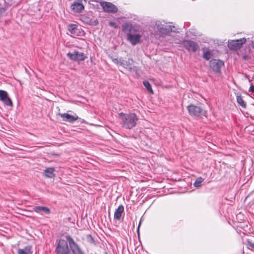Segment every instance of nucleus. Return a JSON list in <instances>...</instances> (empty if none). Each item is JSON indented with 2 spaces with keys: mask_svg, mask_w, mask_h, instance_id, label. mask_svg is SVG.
<instances>
[{
  "mask_svg": "<svg viewBox=\"0 0 254 254\" xmlns=\"http://www.w3.org/2000/svg\"><path fill=\"white\" fill-rule=\"evenodd\" d=\"M122 127L126 129H130L137 124L138 118L135 113L126 114L123 112L118 114Z\"/></svg>",
  "mask_w": 254,
  "mask_h": 254,
  "instance_id": "obj_1",
  "label": "nucleus"
},
{
  "mask_svg": "<svg viewBox=\"0 0 254 254\" xmlns=\"http://www.w3.org/2000/svg\"><path fill=\"white\" fill-rule=\"evenodd\" d=\"M123 31L127 35V40L133 45L140 42L141 35L136 34L137 29L132 24L125 23L122 25Z\"/></svg>",
  "mask_w": 254,
  "mask_h": 254,
  "instance_id": "obj_2",
  "label": "nucleus"
},
{
  "mask_svg": "<svg viewBox=\"0 0 254 254\" xmlns=\"http://www.w3.org/2000/svg\"><path fill=\"white\" fill-rule=\"evenodd\" d=\"M187 110L189 114L193 117H200L202 115L205 116L206 112L199 105L190 104L187 106Z\"/></svg>",
  "mask_w": 254,
  "mask_h": 254,
  "instance_id": "obj_3",
  "label": "nucleus"
},
{
  "mask_svg": "<svg viewBox=\"0 0 254 254\" xmlns=\"http://www.w3.org/2000/svg\"><path fill=\"white\" fill-rule=\"evenodd\" d=\"M56 252L57 254H69L70 250L67 241L64 239H60L56 246Z\"/></svg>",
  "mask_w": 254,
  "mask_h": 254,
  "instance_id": "obj_4",
  "label": "nucleus"
},
{
  "mask_svg": "<svg viewBox=\"0 0 254 254\" xmlns=\"http://www.w3.org/2000/svg\"><path fill=\"white\" fill-rule=\"evenodd\" d=\"M246 41L247 40L245 38L236 40H230L228 41V47L230 50L236 51L240 49Z\"/></svg>",
  "mask_w": 254,
  "mask_h": 254,
  "instance_id": "obj_5",
  "label": "nucleus"
},
{
  "mask_svg": "<svg viewBox=\"0 0 254 254\" xmlns=\"http://www.w3.org/2000/svg\"><path fill=\"white\" fill-rule=\"evenodd\" d=\"M67 56L70 60L76 62L83 61L87 58V56L84 53L77 51L69 52Z\"/></svg>",
  "mask_w": 254,
  "mask_h": 254,
  "instance_id": "obj_6",
  "label": "nucleus"
},
{
  "mask_svg": "<svg viewBox=\"0 0 254 254\" xmlns=\"http://www.w3.org/2000/svg\"><path fill=\"white\" fill-rule=\"evenodd\" d=\"M66 239L68 242L70 248L73 254H84L79 246L75 242L70 236H66Z\"/></svg>",
  "mask_w": 254,
  "mask_h": 254,
  "instance_id": "obj_7",
  "label": "nucleus"
},
{
  "mask_svg": "<svg viewBox=\"0 0 254 254\" xmlns=\"http://www.w3.org/2000/svg\"><path fill=\"white\" fill-rule=\"evenodd\" d=\"M209 65L212 70L217 73L220 72L221 67L224 66V63L217 59H212L209 62Z\"/></svg>",
  "mask_w": 254,
  "mask_h": 254,
  "instance_id": "obj_8",
  "label": "nucleus"
},
{
  "mask_svg": "<svg viewBox=\"0 0 254 254\" xmlns=\"http://www.w3.org/2000/svg\"><path fill=\"white\" fill-rule=\"evenodd\" d=\"M104 10L107 12L116 13L118 11V8L114 4L107 1L101 2Z\"/></svg>",
  "mask_w": 254,
  "mask_h": 254,
  "instance_id": "obj_9",
  "label": "nucleus"
},
{
  "mask_svg": "<svg viewBox=\"0 0 254 254\" xmlns=\"http://www.w3.org/2000/svg\"><path fill=\"white\" fill-rule=\"evenodd\" d=\"M0 100L6 106H13L11 100L8 97V93L4 90H0Z\"/></svg>",
  "mask_w": 254,
  "mask_h": 254,
  "instance_id": "obj_10",
  "label": "nucleus"
},
{
  "mask_svg": "<svg viewBox=\"0 0 254 254\" xmlns=\"http://www.w3.org/2000/svg\"><path fill=\"white\" fill-rule=\"evenodd\" d=\"M58 115L63 119V120L64 121L68 122L71 123L74 122L79 118L78 117L76 114H74L73 115H70L68 113H59Z\"/></svg>",
  "mask_w": 254,
  "mask_h": 254,
  "instance_id": "obj_11",
  "label": "nucleus"
},
{
  "mask_svg": "<svg viewBox=\"0 0 254 254\" xmlns=\"http://www.w3.org/2000/svg\"><path fill=\"white\" fill-rule=\"evenodd\" d=\"M67 29L70 34L73 36L80 35L83 32L81 31V29L78 28V26L76 24H69L68 25Z\"/></svg>",
  "mask_w": 254,
  "mask_h": 254,
  "instance_id": "obj_12",
  "label": "nucleus"
},
{
  "mask_svg": "<svg viewBox=\"0 0 254 254\" xmlns=\"http://www.w3.org/2000/svg\"><path fill=\"white\" fill-rule=\"evenodd\" d=\"M184 45L186 49L193 52L196 51L199 48L196 43L190 40L185 41L184 42Z\"/></svg>",
  "mask_w": 254,
  "mask_h": 254,
  "instance_id": "obj_13",
  "label": "nucleus"
},
{
  "mask_svg": "<svg viewBox=\"0 0 254 254\" xmlns=\"http://www.w3.org/2000/svg\"><path fill=\"white\" fill-rule=\"evenodd\" d=\"M33 210L38 213H42V212L49 214L51 213L50 208L46 206H38L33 208Z\"/></svg>",
  "mask_w": 254,
  "mask_h": 254,
  "instance_id": "obj_14",
  "label": "nucleus"
},
{
  "mask_svg": "<svg viewBox=\"0 0 254 254\" xmlns=\"http://www.w3.org/2000/svg\"><path fill=\"white\" fill-rule=\"evenodd\" d=\"M133 63L134 61L132 59H128L127 60H122L120 62V64L124 67L128 68L129 70H131L132 69L131 66Z\"/></svg>",
  "mask_w": 254,
  "mask_h": 254,
  "instance_id": "obj_15",
  "label": "nucleus"
},
{
  "mask_svg": "<svg viewBox=\"0 0 254 254\" xmlns=\"http://www.w3.org/2000/svg\"><path fill=\"white\" fill-rule=\"evenodd\" d=\"M124 211V207L123 205H120L117 209H116L115 213H114V219L117 220H119L121 216L122 215V214L123 213Z\"/></svg>",
  "mask_w": 254,
  "mask_h": 254,
  "instance_id": "obj_16",
  "label": "nucleus"
},
{
  "mask_svg": "<svg viewBox=\"0 0 254 254\" xmlns=\"http://www.w3.org/2000/svg\"><path fill=\"white\" fill-rule=\"evenodd\" d=\"M84 5L81 2H74L71 5V8L75 12H80L83 9Z\"/></svg>",
  "mask_w": 254,
  "mask_h": 254,
  "instance_id": "obj_17",
  "label": "nucleus"
},
{
  "mask_svg": "<svg viewBox=\"0 0 254 254\" xmlns=\"http://www.w3.org/2000/svg\"><path fill=\"white\" fill-rule=\"evenodd\" d=\"M55 168L49 167L46 169L44 171V175L47 178H52L55 177Z\"/></svg>",
  "mask_w": 254,
  "mask_h": 254,
  "instance_id": "obj_18",
  "label": "nucleus"
},
{
  "mask_svg": "<svg viewBox=\"0 0 254 254\" xmlns=\"http://www.w3.org/2000/svg\"><path fill=\"white\" fill-rule=\"evenodd\" d=\"M31 246H28L23 249H19L18 250L17 254H30L31 253Z\"/></svg>",
  "mask_w": 254,
  "mask_h": 254,
  "instance_id": "obj_19",
  "label": "nucleus"
},
{
  "mask_svg": "<svg viewBox=\"0 0 254 254\" xmlns=\"http://www.w3.org/2000/svg\"><path fill=\"white\" fill-rule=\"evenodd\" d=\"M158 29L160 31V32L162 33H167L170 31H172V29L171 26H165V27H158Z\"/></svg>",
  "mask_w": 254,
  "mask_h": 254,
  "instance_id": "obj_20",
  "label": "nucleus"
},
{
  "mask_svg": "<svg viewBox=\"0 0 254 254\" xmlns=\"http://www.w3.org/2000/svg\"><path fill=\"white\" fill-rule=\"evenodd\" d=\"M237 103L243 108H246L247 105L241 95L237 96Z\"/></svg>",
  "mask_w": 254,
  "mask_h": 254,
  "instance_id": "obj_21",
  "label": "nucleus"
},
{
  "mask_svg": "<svg viewBox=\"0 0 254 254\" xmlns=\"http://www.w3.org/2000/svg\"><path fill=\"white\" fill-rule=\"evenodd\" d=\"M143 84L147 90L150 92V94H153L154 93L152 89L151 85L147 81H144L143 82Z\"/></svg>",
  "mask_w": 254,
  "mask_h": 254,
  "instance_id": "obj_22",
  "label": "nucleus"
},
{
  "mask_svg": "<svg viewBox=\"0 0 254 254\" xmlns=\"http://www.w3.org/2000/svg\"><path fill=\"white\" fill-rule=\"evenodd\" d=\"M247 246L248 249L254 251V242H253L250 239H247Z\"/></svg>",
  "mask_w": 254,
  "mask_h": 254,
  "instance_id": "obj_23",
  "label": "nucleus"
},
{
  "mask_svg": "<svg viewBox=\"0 0 254 254\" xmlns=\"http://www.w3.org/2000/svg\"><path fill=\"white\" fill-rule=\"evenodd\" d=\"M204 181V179L201 177L198 178L194 183V186L195 187H199L201 186V183Z\"/></svg>",
  "mask_w": 254,
  "mask_h": 254,
  "instance_id": "obj_24",
  "label": "nucleus"
},
{
  "mask_svg": "<svg viewBox=\"0 0 254 254\" xmlns=\"http://www.w3.org/2000/svg\"><path fill=\"white\" fill-rule=\"evenodd\" d=\"M211 57L212 54L209 51L204 52L203 54V58L207 61L210 59Z\"/></svg>",
  "mask_w": 254,
  "mask_h": 254,
  "instance_id": "obj_25",
  "label": "nucleus"
},
{
  "mask_svg": "<svg viewBox=\"0 0 254 254\" xmlns=\"http://www.w3.org/2000/svg\"><path fill=\"white\" fill-rule=\"evenodd\" d=\"M87 237L88 239V241L90 243L93 244H95L94 240L91 235H88Z\"/></svg>",
  "mask_w": 254,
  "mask_h": 254,
  "instance_id": "obj_26",
  "label": "nucleus"
},
{
  "mask_svg": "<svg viewBox=\"0 0 254 254\" xmlns=\"http://www.w3.org/2000/svg\"><path fill=\"white\" fill-rule=\"evenodd\" d=\"M109 25L112 27H114L115 28H119L118 25L115 22H111V21L110 22Z\"/></svg>",
  "mask_w": 254,
  "mask_h": 254,
  "instance_id": "obj_27",
  "label": "nucleus"
},
{
  "mask_svg": "<svg viewBox=\"0 0 254 254\" xmlns=\"http://www.w3.org/2000/svg\"><path fill=\"white\" fill-rule=\"evenodd\" d=\"M249 91H251L252 92H254V85H252L249 89Z\"/></svg>",
  "mask_w": 254,
  "mask_h": 254,
  "instance_id": "obj_28",
  "label": "nucleus"
},
{
  "mask_svg": "<svg viewBox=\"0 0 254 254\" xmlns=\"http://www.w3.org/2000/svg\"><path fill=\"white\" fill-rule=\"evenodd\" d=\"M252 78H253V79L254 80V74L253 75Z\"/></svg>",
  "mask_w": 254,
  "mask_h": 254,
  "instance_id": "obj_29",
  "label": "nucleus"
},
{
  "mask_svg": "<svg viewBox=\"0 0 254 254\" xmlns=\"http://www.w3.org/2000/svg\"><path fill=\"white\" fill-rule=\"evenodd\" d=\"M244 59H246V56H244Z\"/></svg>",
  "mask_w": 254,
  "mask_h": 254,
  "instance_id": "obj_30",
  "label": "nucleus"
},
{
  "mask_svg": "<svg viewBox=\"0 0 254 254\" xmlns=\"http://www.w3.org/2000/svg\"><path fill=\"white\" fill-rule=\"evenodd\" d=\"M104 254H108L107 252H105Z\"/></svg>",
  "mask_w": 254,
  "mask_h": 254,
  "instance_id": "obj_31",
  "label": "nucleus"
},
{
  "mask_svg": "<svg viewBox=\"0 0 254 254\" xmlns=\"http://www.w3.org/2000/svg\"><path fill=\"white\" fill-rule=\"evenodd\" d=\"M140 224H139V225H138V228L140 227Z\"/></svg>",
  "mask_w": 254,
  "mask_h": 254,
  "instance_id": "obj_32",
  "label": "nucleus"
}]
</instances>
